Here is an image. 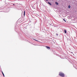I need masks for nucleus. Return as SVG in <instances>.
<instances>
[{
    "label": "nucleus",
    "mask_w": 77,
    "mask_h": 77,
    "mask_svg": "<svg viewBox=\"0 0 77 77\" xmlns=\"http://www.w3.org/2000/svg\"><path fill=\"white\" fill-rule=\"evenodd\" d=\"M59 75L60 76H61L62 77H64L65 76V75L64 74L62 73V72H60L59 74Z\"/></svg>",
    "instance_id": "f257e3e1"
},
{
    "label": "nucleus",
    "mask_w": 77,
    "mask_h": 77,
    "mask_svg": "<svg viewBox=\"0 0 77 77\" xmlns=\"http://www.w3.org/2000/svg\"><path fill=\"white\" fill-rule=\"evenodd\" d=\"M46 47L48 49V50H50V47L48 46H46Z\"/></svg>",
    "instance_id": "f03ea898"
},
{
    "label": "nucleus",
    "mask_w": 77,
    "mask_h": 77,
    "mask_svg": "<svg viewBox=\"0 0 77 77\" xmlns=\"http://www.w3.org/2000/svg\"><path fill=\"white\" fill-rule=\"evenodd\" d=\"M25 13H26V11H24V14H23L24 16H25Z\"/></svg>",
    "instance_id": "7ed1b4c3"
},
{
    "label": "nucleus",
    "mask_w": 77,
    "mask_h": 77,
    "mask_svg": "<svg viewBox=\"0 0 77 77\" xmlns=\"http://www.w3.org/2000/svg\"><path fill=\"white\" fill-rule=\"evenodd\" d=\"M55 4H56V5H58L59 3H58L57 2H56Z\"/></svg>",
    "instance_id": "20e7f679"
},
{
    "label": "nucleus",
    "mask_w": 77,
    "mask_h": 77,
    "mask_svg": "<svg viewBox=\"0 0 77 77\" xmlns=\"http://www.w3.org/2000/svg\"><path fill=\"white\" fill-rule=\"evenodd\" d=\"M48 4L50 5H51V4L50 2H48Z\"/></svg>",
    "instance_id": "39448f33"
},
{
    "label": "nucleus",
    "mask_w": 77,
    "mask_h": 77,
    "mask_svg": "<svg viewBox=\"0 0 77 77\" xmlns=\"http://www.w3.org/2000/svg\"><path fill=\"white\" fill-rule=\"evenodd\" d=\"M64 32H65V33H66V30H64Z\"/></svg>",
    "instance_id": "423d86ee"
},
{
    "label": "nucleus",
    "mask_w": 77,
    "mask_h": 77,
    "mask_svg": "<svg viewBox=\"0 0 77 77\" xmlns=\"http://www.w3.org/2000/svg\"><path fill=\"white\" fill-rule=\"evenodd\" d=\"M2 72L3 76H5V75H4V73H3V72L2 71Z\"/></svg>",
    "instance_id": "0eeeda50"
},
{
    "label": "nucleus",
    "mask_w": 77,
    "mask_h": 77,
    "mask_svg": "<svg viewBox=\"0 0 77 77\" xmlns=\"http://www.w3.org/2000/svg\"><path fill=\"white\" fill-rule=\"evenodd\" d=\"M70 8H71V7L70 6V5H69L68 8H69V9H70Z\"/></svg>",
    "instance_id": "6e6552de"
},
{
    "label": "nucleus",
    "mask_w": 77,
    "mask_h": 77,
    "mask_svg": "<svg viewBox=\"0 0 77 77\" xmlns=\"http://www.w3.org/2000/svg\"><path fill=\"white\" fill-rule=\"evenodd\" d=\"M63 21H64L65 22H66V20H65V19H63Z\"/></svg>",
    "instance_id": "1a4fd4ad"
},
{
    "label": "nucleus",
    "mask_w": 77,
    "mask_h": 77,
    "mask_svg": "<svg viewBox=\"0 0 77 77\" xmlns=\"http://www.w3.org/2000/svg\"><path fill=\"white\" fill-rule=\"evenodd\" d=\"M34 40H35V41H38V40H36L34 39Z\"/></svg>",
    "instance_id": "9d476101"
},
{
    "label": "nucleus",
    "mask_w": 77,
    "mask_h": 77,
    "mask_svg": "<svg viewBox=\"0 0 77 77\" xmlns=\"http://www.w3.org/2000/svg\"><path fill=\"white\" fill-rule=\"evenodd\" d=\"M56 35H57H57H58V34H56Z\"/></svg>",
    "instance_id": "9b49d317"
},
{
    "label": "nucleus",
    "mask_w": 77,
    "mask_h": 77,
    "mask_svg": "<svg viewBox=\"0 0 77 77\" xmlns=\"http://www.w3.org/2000/svg\"><path fill=\"white\" fill-rule=\"evenodd\" d=\"M46 1H48V0H46Z\"/></svg>",
    "instance_id": "f8f14e48"
},
{
    "label": "nucleus",
    "mask_w": 77,
    "mask_h": 77,
    "mask_svg": "<svg viewBox=\"0 0 77 77\" xmlns=\"http://www.w3.org/2000/svg\"><path fill=\"white\" fill-rule=\"evenodd\" d=\"M71 53H72V52H71Z\"/></svg>",
    "instance_id": "ddd939ff"
}]
</instances>
